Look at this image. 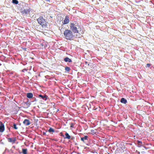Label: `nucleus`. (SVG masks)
Returning <instances> with one entry per match:
<instances>
[{
	"label": "nucleus",
	"instance_id": "obj_1",
	"mask_svg": "<svg viewBox=\"0 0 154 154\" xmlns=\"http://www.w3.org/2000/svg\"><path fill=\"white\" fill-rule=\"evenodd\" d=\"M70 30L74 33H78L79 28L78 23L75 22L71 23L70 25Z\"/></svg>",
	"mask_w": 154,
	"mask_h": 154
},
{
	"label": "nucleus",
	"instance_id": "obj_2",
	"mask_svg": "<svg viewBox=\"0 0 154 154\" xmlns=\"http://www.w3.org/2000/svg\"><path fill=\"white\" fill-rule=\"evenodd\" d=\"M63 34L65 38L68 40H71L74 37L72 32L69 29H66L64 31Z\"/></svg>",
	"mask_w": 154,
	"mask_h": 154
},
{
	"label": "nucleus",
	"instance_id": "obj_3",
	"mask_svg": "<svg viewBox=\"0 0 154 154\" xmlns=\"http://www.w3.org/2000/svg\"><path fill=\"white\" fill-rule=\"evenodd\" d=\"M38 23L43 27H45L47 25V22L45 19L42 17H40L37 19Z\"/></svg>",
	"mask_w": 154,
	"mask_h": 154
},
{
	"label": "nucleus",
	"instance_id": "obj_4",
	"mask_svg": "<svg viewBox=\"0 0 154 154\" xmlns=\"http://www.w3.org/2000/svg\"><path fill=\"white\" fill-rule=\"evenodd\" d=\"M0 132H2L5 130V126L4 124L1 122H0Z\"/></svg>",
	"mask_w": 154,
	"mask_h": 154
},
{
	"label": "nucleus",
	"instance_id": "obj_5",
	"mask_svg": "<svg viewBox=\"0 0 154 154\" xmlns=\"http://www.w3.org/2000/svg\"><path fill=\"white\" fill-rule=\"evenodd\" d=\"M69 17L68 16H66L65 17V18L63 20V22L64 24H66L68 23L69 22Z\"/></svg>",
	"mask_w": 154,
	"mask_h": 154
},
{
	"label": "nucleus",
	"instance_id": "obj_6",
	"mask_svg": "<svg viewBox=\"0 0 154 154\" xmlns=\"http://www.w3.org/2000/svg\"><path fill=\"white\" fill-rule=\"evenodd\" d=\"M23 123L26 126H28L30 124V122L28 119H25L23 121Z\"/></svg>",
	"mask_w": 154,
	"mask_h": 154
},
{
	"label": "nucleus",
	"instance_id": "obj_7",
	"mask_svg": "<svg viewBox=\"0 0 154 154\" xmlns=\"http://www.w3.org/2000/svg\"><path fill=\"white\" fill-rule=\"evenodd\" d=\"M8 140L9 142L14 143L15 142L16 140V139L15 137L13 138H8Z\"/></svg>",
	"mask_w": 154,
	"mask_h": 154
},
{
	"label": "nucleus",
	"instance_id": "obj_8",
	"mask_svg": "<svg viewBox=\"0 0 154 154\" xmlns=\"http://www.w3.org/2000/svg\"><path fill=\"white\" fill-rule=\"evenodd\" d=\"M65 137H64V136L63 135V137H64V139H69L71 138V136L69 135L68 133L67 132H66L65 134Z\"/></svg>",
	"mask_w": 154,
	"mask_h": 154
},
{
	"label": "nucleus",
	"instance_id": "obj_9",
	"mask_svg": "<svg viewBox=\"0 0 154 154\" xmlns=\"http://www.w3.org/2000/svg\"><path fill=\"white\" fill-rule=\"evenodd\" d=\"M64 60L65 62H68L69 63H70L72 62V60H71L70 59L68 58V57H65L64 58Z\"/></svg>",
	"mask_w": 154,
	"mask_h": 154
},
{
	"label": "nucleus",
	"instance_id": "obj_10",
	"mask_svg": "<svg viewBox=\"0 0 154 154\" xmlns=\"http://www.w3.org/2000/svg\"><path fill=\"white\" fill-rule=\"evenodd\" d=\"M47 96L46 95L43 96L41 94H39L38 95V97H40L41 98L43 99V100H46L47 99Z\"/></svg>",
	"mask_w": 154,
	"mask_h": 154
},
{
	"label": "nucleus",
	"instance_id": "obj_11",
	"mask_svg": "<svg viewBox=\"0 0 154 154\" xmlns=\"http://www.w3.org/2000/svg\"><path fill=\"white\" fill-rule=\"evenodd\" d=\"M26 96L29 98H31L33 97V94L31 93H28L27 94Z\"/></svg>",
	"mask_w": 154,
	"mask_h": 154
},
{
	"label": "nucleus",
	"instance_id": "obj_12",
	"mask_svg": "<svg viewBox=\"0 0 154 154\" xmlns=\"http://www.w3.org/2000/svg\"><path fill=\"white\" fill-rule=\"evenodd\" d=\"M120 102L122 103L126 104L127 103V102L126 99L124 98H122L121 99Z\"/></svg>",
	"mask_w": 154,
	"mask_h": 154
},
{
	"label": "nucleus",
	"instance_id": "obj_13",
	"mask_svg": "<svg viewBox=\"0 0 154 154\" xmlns=\"http://www.w3.org/2000/svg\"><path fill=\"white\" fill-rule=\"evenodd\" d=\"M30 11L29 9H24L22 11V13L23 14H28L29 13Z\"/></svg>",
	"mask_w": 154,
	"mask_h": 154
},
{
	"label": "nucleus",
	"instance_id": "obj_14",
	"mask_svg": "<svg viewBox=\"0 0 154 154\" xmlns=\"http://www.w3.org/2000/svg\"><path fill=\"white\" fill-rule=\"evenodd\" d=\"M88 137L87 136H85L84 137H81V140L82 141L84 142L85 140H88Z\"/></svg>",
	"mask_w": 154,
	"mask_h": 154
},
{
	"label": "nucleus",
	"instance_id": "obj_15",
	"mask_svg": "<svg viewBox=\"0 0 154 154\" xmlns=\"http://www.w3.org/2000/svg\"><path fill=\"white\" fill-rule=\"evenodd\" d=\"M27 149H22V153L23 154H27Z\"/></svg>",
	"mask_w": 154,
	"mask_h": 154
},
{
	"label": "nucleus",
	"instance_id": "obj_16",
	"mask_svg": "<svg viewBox=\"0 0 154 154\" xmlns=\"http://www.w3.org/2000/svg\"><path fill=\"white\" fill-rule=\"evenodd\" d=\"M137 143L138 144V146L139 147H140L142 146V142L140 140H137Z\"/></svg>",
	"mask_w": 154,
	"mask_h": 154
},
{
	"label": "nucleus",
	"instance_id": "obj_17",
	"mask_svg": "<svg viewBox=\"0 0 154 154\" xmlns=\"http://www.w3.org/2000/svg\"><path fill=\"white\" fill-rule=\"evenodd\" d=\"M48 131L50 133L54 132V130L53 128H50L48 130Z\"/></svg>",
	"mask_w": 154,
	"mask_h": 154
},
{
	"label": "nucleus",
	"instance_id": "obj_18",
	"mask_svg": "<svg viewBox=\"0 0 154 154\" xmlns=\"http://www.w3.org/2000/svg\"><path fill=\"white\" fill-rule=\"evenodd\" d=\"M12 2L15 5H17L18 4V1L17 0H12Z\"/></svg>",
	"mask_w": 154,
	"mask_h": 154
},
{
	"label": "nucleus",
	"instance_id": "obj_19",
	"mask_svg": "<svg viewBox=\"0 0 154 154\" xmlns=\"http://www.w3.org/2000/svg\"><path fill=\"white\" fill-rule=\"evenodd\" d=\"M70 69H71L70 68V67L68 66L66 67L65 68V70L67 72H69L70 70Z\"/></svg>",
	"mask_w": 154,
	"mask_h": 154
},
{
	"label": "nucleus",
	"instance_id": "obj_20",
	"mask_svg": "<svg viewBox=\"0 0 154 154\" xmlns=\"http://www.w3.org/2000/svg\"><path fill=\"white\" fill-rule=\"evenodd\" d=\"M13 127L15 129H18V128L17 127L15 123L13 124Z\"/></svg>",
	"mask_w": 154,
	"mask_h": 154
},
{
	"label": "nucleus",
	"instance_id": "obj_21",
	"mask_svg": "<svg viewBox=\"0 0 154 154\" xmlns=\"http://www.w3.org/2000/svg\"><path fill=\"white\" fill-rule=\"evenodd\" d=\"M150 65H151V64H150L147 63L146 65V67H149L150 66Z\"/></svg>",
	"mask_w": 154,
	"mask_h": 154
},
{
	"label": "nucleus",
	"instance_id": "obj_22",
	"mask_svg": "<svg viewBox=\"0 0 154 154\" xmlns=\"http://www.w3.org/2000/svg\"><path fill=\"white\" fill-rule=\"evenodd\" d=\"M32 99H33V101H32V102H34V101H37L36 100V98H35V97H32Z\"/></svg>",
	"mask_w": 154,
	"mask_h": 154
},
{
	"label": "nucleus",
	"instance_id": "obj_23",
	"mask_svg": "<svg viewBox=\"0 0 154 154\" xmlns=\"http://www.w3.org/2000/svg\"><path fill=\"white\" fill-rule=\"evenodd\" d=\"M27 71V69H24L22 70V72H24L25 71Z\"/></svg>",
	"mask_w": 154,
	"mask_h": 154
},
{
	"label": "nucleus",
	"instance_id": "obj_24",
	"mask_svg": "<svg viewBox=\"0 0 154 154\" xmlns=\"http://www.w3.org/2000/svg\"><path fill=\"white\" fill-rule=\"evenodd\" d=\"M53 140H54L55 141L57 142L58 141V140L57 139H52Z\"/></svg>",
	"mask_w": 154,
	"mask_h": 154
},
{
	"label": "nucleus",
	"instance_id": "obj_25",
	"mask_svg": "<svg viewBox=\"0 0 154 154\" xmlns=\"http://www.w3.org/2000/svg\"><path fill=\"white\" fill-rule=\"evenodd\" d=\"M42 134H43V135H46V132H43V133H42Z\"/></svg>",
	"mask_w": 154,
	"mask_h": 154
},
{
	"label": "nucleus",
	"instance_id": "obj_26",
	"mask_svg": "<svg viewBox=\"0 0 154 154\" xmlns=\"http://www.w3.org/2000/svg\"><path fill=\"white\" fill-rule=\"evenodd\" d=\"M47 2H50V0H45Z\"/></svg>",
	"mask_w": 154,
	"mask_h": 154
},
{
	"label": "nucleus",
	"instance_id": "obj_27",
	"mask_svg": "<svg viewBox=\"0 0 154 154\" xmlns=\"http://www.w3.org/2000/svg\"><path fill=\"white\" fill-rule=\"evenodd\" d=\"M73 127V124L72 123L70 127Z\"/></svg>",
	"mask_w": 154,
	"mask_h": 154
},
{
	"label": "nucleus",
	"instance_id": "obj_28",
	"mask_svg": "<svg viewBox=\"0 0 154 154\" xmlns=\"http://www.w3.org/2000/svg\"><path fill=\"white\" fill-rule=\"evenodd\" d=\"M74 138V137H71V140H73Z\"/></svg>",
	"mask_w": 154,
	"mask_h": 154
},
{
	"label": "nucleus",
	"instance_id": "obj_29",
	"mask_svg": "<svg viewBox=\"0 0 154 154\" xmlns=\"http://www.w3.org/2000/svg\"><path fill=\"white\" fill-rule=\"evenodd\" d=\"M28 101H27L25 103H26V104H27L28 103Z\"/></svg>",
	"mask_w": 154,
	"mask_h": 154
},
{
	"label": "nucleus",
	"instance_id": "obj_30",
	"mask_svg": "<svg viewBox=\"0 0 154 154\" xmlns=\"http://www.w3.org/2000/svg\"><path fill=\"white\" fill-rule=\"evenodd\" d=\"M59 154H61V153H60Z\"/></svg>",
	"mask_w": 154,
	"mask_h": 154
}]
</instances>
